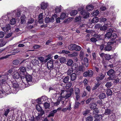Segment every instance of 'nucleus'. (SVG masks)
I'll return each instance as SVG.
<instances>
[{
	"label": "nucleus",
	"mask_w": 121,
	"mask_h": 121,
	"mask_svg": "<svg viewBox=\"0 0 121 121\" xmlns=\"http://www.w3.org/2000/svg\"><path fill=\"white\" fill-rule=\"evenodd\" d=\"M101 82H98L97 83H95V86L93 87L92 90H94L96 89L101 84Z\"/></svg>",
	"instance_id": "393cba45"
},
{
	"label": "nucleus",
	"mask_w": 121,
	"mask_h": 121,
	"mask_svg": "<svg viewBox=\"0 0 121 121\" xmlns=\"http://www.w3.org/2000/svg\"><path fill=\"white\" fill-rule=\"evenodd\" d=\"M104 77V75L101 74L99 76L97 77L96 78V79L98 82H100V81L103 79Z\"/></svg>",
	"instance_id": "f8f14e48"
},
{
	"label": "nucleus",
	"mask_w": 121,
	"mask_h": 121,
	"mask_svg": "<svg viewBox=\"0 0 121 121\" xmlns=\"http://www.w3.org/2000/svg\"><path fill=\"white\" fill-rule=\"evenodd\" d=\"M70 76L71 80L73 81L76 79L77 78L76 75L75 73H72Z\"/></svg>",
	"instance_id": "aec40b11"
},
{
	"label": "nucleus",
	"mask_w": 121,
	"mask_h": 121,
	"mask_svg": "<svg viewBox=\"0 0 121 121\" xmlns=\"http://www.w3.org/2000/svg\"><path fill=\"white\" fill-rule=\"evenodd\" d=\"M61 10L60 7H56L55 8V12L56 13H57L60 11Z\"/></svg>",
	"instance_id": "09e8293b"
},
{
	"label": "nucleus",
	"mask_w": 121,
	"mask_h": 121,
	"mask_svg": "<svg viewBox=\"0 0 121 121\" xmlns=\"http://www.w3.org/2000/svg\"><path fill=\"white\" fill-rule=\"evenodd\" d=\"M44 106L46 109L48 108L50 106V104L47 102H45L44 104Z\"/></svg>",
	"instance_id": "de8ad7c7"
},
{
	"label": "nucleus",
	"mask_w": 121,
	"mask_h": 121,
	"mask_svg": "<svg viewBox=\"0 0 121 121\" xmlns=\"http://www.w3.org/2000/svg\"><path fill=\"white\" fill-rule=\"evenodd\" d=\"M98 18L97 17H94L92 19L91 21V22L93 23H94L95 22H98Z\"/></svg>",
	"instance_id": "58836bf2"
},
{
	"label": "nucleus",
	"mask_w": 121,
	"mask_h": 121,
	"mask_svg": "<svg viewBox=\"0 0 121 121\" xmlns=\"http://www.w3.org/2000/svg\"><path fill=\"white\" fill-rule=\"evenodd\" d=\"M75 94H80V91L78 88H75Z\"/></svg>",
	"instance_id": "e2e57ef3"
},
{
	"label": "nucleus",
	"mask_w": 121,
	"mask_h": 121,
	"mask_svg": "<svg viewBox=\"0 0 121 121\" xmlns=\"http://www.w3.org/2000/svg\"><path fill=\"white\" fill-rule=\"evenodd\" d=\"M74 50L77 51H79L81 49V48L79 46L75 44Z\"/></svg>",
	"instance_id": "a18cd8bd"
},
{
	"label": "nucleus",
	"mask_w": 121,
	"mask_h": 121,
	"mask_svg": "<svg viewBox=\"0 0 121 121\" xmlns=\"http://www.w3.org/2000/svg\"><path fill=\"white\" fill-rule=\"evenodd\" d=\"M16 23V21L14 18H13L10 20V23L12 25L15 24Z\"/></svg>",
	"instance_id": "37998d69"
},
{
	"label": "nucleus",
	"mask_w": 121,
	"mask_h": 121,
	"mask_svg": "<svg viewBox=\"0 0 121 121\" xmlns=\"http://www.w3.org/2000/svg\"><path fill=\"white\" fill-rule=\"evenodd\" d=\"M13 78L16 80L19 79H20V80L21 79L20 75L19 73L17 72H15L13 75ZM16 81H17L16 80Z\"/></svg>",
	"instance_id": "9d476101"
},
{
	"label": "nucleus",
	"mask_w": 121,
	"mask_h": 121,
	"mask_svg": "<svg viewBox=\"0 0 121 121\" xmlns=\"http://www.w3.org/2000/svg\"><path fill=\"white\" fill-rule=\"evenodd\" d=\"M56 14H54L53 15L52 17L50 18L49 17H46L45 20V22L46 23H48L49 22H53L54 21V18H56Z\"/></svg>",
	"instance_id": "20e7f679"
},
{
	"label": "nucleus",
	"mask_w": 121,
	"mask_h": 121,
	"mask_svg": "<svg viewBox=\"0 0 121 121\" xmlns=\"http://www.w3.org/2000/svg\"><path fill=\"white\" fill-rule=\"evenodd\" d=\"M53 60L51 59L47 63V68L49 70H51L53 68Z\"/></svg>",
	"instance_id": "7ed1b4c3"
},
{
	"label": "nucleus",
	"mask_w": 121,
	"mask_h": 121,
	"mask_svg": "<svg viewBox=\"0 0 121 121\" xmlns=\"http://www.w3.org/2000/svg\"><path fill=\"white\" fill-rule=\"evenodd\" d=\"M94 15L96 16L98 15L99 14V11L98 10L94 11L93 12Z\"/></svg>",
	"instance_id": "0e129e2a"
},
{
	"label": "nucleus",
	"mask_w": 121,
	"mask_h": 121,
	"mask_svg": "<svg viewBox=\"0 0 121 121\" xmlns=\"http://www.w3.org/2000/svg\"><path fill=\"white\" fill-rule=\"evenodd\" d=\"M99 46L100 49L101 51L104 50L105 45V43H103L101 45H99Z\"/></svg>",
	"instance_id": "e433bc0d"
},
{
	"label": "nucleus",
	"mask_w": 121,
	"mask_h": 121,
	"mask_svg": "<svg viewBox=\"0 0 121 121\" xmlns=\"http://www.w3.org/2000/svg\"><path fill=\"white\" fill-rule=\"evenodd\" d=\"M73 63V61L72 60H69L67 61V64L68 65L71 66Z\"/></svg>",
	"instance_id": "79ce46f5"
},
{
	"label": "nucleus",
	"mask_w": 121,
	"mask_h": 121,
	"mask_svg": "<svg viewBox=\"0 0 121 121\" xmlns=\"http://www.w3.org/2000/svg\"><path fill=\"white\" fill-rule=\"evenodd\" d=\"M5 93L7 94H9L11 92V89L10 88L9 86L8 85H7L5 87Z\"/></svg>",
	"instance_id": "9b49d317"
},
{
	"label": "nucleus",
	"mask_w": 121,
	"mask_h": 121,
	"mask_svg": "<svg viewBox=\"0 0 121 121\" xmlns=\"http://www.w3.org/2000/svg\"><path fill=\"white\" fill-rule=\"evenodd\" d=\"M69 77L68 76H67L64 78L63 82L65 83H67L69 82Z\"/></svg>",
	"instance_id": "7c9ffc66"
},
{
	"label": "nucleus",
	"mask_w": 121,
	"mask_h": 121,
	"mask_svg": "<svg viewBox=\"0 0 121 121\" xmlns=\"http://www.w3.org/2000/svg\"><path fill=\"white\" fill-rule=\"evenodd\" d=\"M26 78L27 84H25V87H26L30 86V84L29 82H32V76L29 74L26 75Z\"/></svg>",
	"instance_id": "f03ea898"
},
{
	"label": "nucleus",
	"mask_w": 121,
	"mask_h": 121,
	"mask_svg": "<svg viewBox=\"0 0 121 121\" xmlns=\"http://www.w3.org/2000/svg\"><path fill=\"white\" fill-rule=\"evenodd\" d=\"M94 37H95L98 40H101L102 39V37L101 36V35H98L96 34L93 35Z\"/></svg>",
	"instance_id": "6ab92c4d"
},
{
	"label": "nucleus",
	"mask_w": 121,
	"mask_h": 121,
	"mask_svg": "<svg viewBox=\"0 0 121 121\" xmlns=\"http://www.w3.org/2000/svg\"><path fill=\"white\" fill-rule=\"evenodd\" d=\"M19 86V85L17 82H14L13 83V87L16 90L18 89Z\"/></svg>",
	"instance_id": "4468645a"
},
{
	"label": "nucleus",
	"mask_w": 121,
	"mask_h": 121,
	"mask_svg": "<svg viewBox=\"0 0 121 121\" xmlns=\"http://www.w3.org/2000/svg\"><path fill=\"white\" fill-rule=\"evenodd\" d=\"M111 110L109 109H107L105 110L104 114L106 115H109L111 113Z\"/></svg>",
	"instance_id": "8fccbe9b"
},
{
	"label": "nucleus",
	"mask_w": 121,
	"mask_h": 121,
	"mask_svg": "<svg viewBox=\"0 0 121 121\" xmlns=\"http://www.w3.org/2000/svg\"><path fill=\"white\" fill-rule=\"evenodd\" d=\"M107 74L110 77L109 79L112 80L114 77L115 75L114 71L113 69H111L107 72Z\"/></svg>",
	"instance_id": "423d86ee"
},
{
	"label": "nucleus",
	"mask_w": 121,
	"mask_h": 121,
	"mask_svg": "<svg viewBox=\"0 0 121 121\" xmlns=\"http://www.w3.org/2000/svg\"><path fill=\"white\" fill-rule=\"evenodd\" d=\"M81 14L83 15V17L84 18H87L90 14L88 12H86L85 10H82L80 12Z\"/></svg>",
	"instance_id": "6e6552de"
},
{
	"label": "nucleus",
	"mask_w": 121,
	"mask_h": 121,
	"mask_svg": "<svg viewBox=\"0 0 121 121\" xmlns=\"http://www.w3.org/2000/svg\"><path fill=\"white\" fill-rule=\"evenodd\" d=\"M78 12L77 10H74L72 11L70 13V15L72 16H73L76 15L77 13Z\"/></svg>",
	"instance_id": "4c0bfd02"
},
{
	"label": "nucleus",
	"mask_w": 121,
	"mask_h": 121,
	"mask_svg": "<svg viewBox=\"0 0 121 121\" xmlns=\"http://www.w3.org/2000/svg\"><path fill=\"white\" fill-rule=\"evenodd\" d=\"M59 59L60 63H64L66 60V58L64 57H61Z\"/></svg>",
	"instance_id": "a878e982"
},
{
	"label": "nucleus",
	"mask_w": 121,
	"mask_h": 121,
	"mask_svg": "<svg viewBox=\"0 0 121 121\" xmlns=\"http://www.w3.org/2000/svg\"><path fill=\"white\" fill-rule=\"evenodd\" d=\"M86 8L88 11H90L93 10L94 9V7L92 5H90L86 6Z\"/></svg>",
	"instance_id": "cd10ccee"
},
{
	"label": "nucleus",
	"mask_w": 121,
	"mask_h": 121,
	"mask_svg": "<svg viewBox=\"0 0 121 121\" xmlns=\"http://www.w3.org/2000/svg\"><path fill=\"white\" fill-rule=\"evenodd\" d=\"M42 116L39 114L38 116L35 117V119L39 121L40 120H42Z\"/></svg>",
	"instance_id": "864d4df0"
},
{
	"label": "nucleus",
	"mask_w": 121,
	"mask_h": 121,
	"mask_svg": "<svg viewBox=\"0 0 121 121\" xmlns=\"http://www.w3.org/2000/svg\"><path fill=\"white\" fill-rule=\"evenodd\" d=\"M20 61L19 60H16L13 61V64L14 65H17L18 64Z\"/></svg>",
	"instance_id": "49530a36"
},
{
	"label": "nucleus",
	"mask_w": 121,
	"mask_h": 121,
	"mask_svg": "<svg viewBox=\"0 0 121 121\" xmlns=\"http://www.w3.org/2000/svg\"><path fill=\"white\" fill-rule=\"evenodd\" d=\"M84 64L86 67H88L89 65L88 61V59L86 57H85L83 60Z\"/></svg>",
	"instance_id": "a211bd4d"
},
{
	"label": "nucleus",
	"mask_w": 121,
	"mask_h": 121,
	"mask_svg": "<svg viewBox=\"0 0 121 121\" xmlns=\"http://www.w3.org/2000/svg\"><path fill=\"white\" fill-rule=\"evenodd\" d=\"M116 119L115 114L112 113L109 116V121H114Z\"/></svg>",
	"instance_id": "ddd939ff"
},
{
	"label": "nucleus",
	"mask_w": 121,
	"mask_h": 121,
	"mask_svg": "<svg viewBox=\"0 0 121 121\" xmlns=\"http://www.w3.org/2000/svg\"><path fill=\"white\" fill-rule=\"evenodd\" d=\"M5 32H7L11 29V26L10 25L8 24L5 25V27L1 28Z\"/></svg>",
	"instance_id": "1a4fd4ad"
},
{
	"label": "nucleus",
	"mask_w": 121,
	"mask_h": 121,
	"mask_svg": "<svg viewBox=\"0 0 121 121\" xmlns=\"http://www.w3.org/2000/svg\"><path fill=\"white\" fill-rule=\"evenodd\" d=\"M82 18V17L81 16H77L75 19V22H77L80 21H81Z\"/></svg>",
	"instance_id": "72a5a7b5"
},
{
	"label": "nucleus",
	"mask_w": 121,
	"mask_h": 121,
	"mask_svg": "<svg viewBox=\"0 0 121 121\" xmlns=\"http://www.w3.org/2000/svg\"><path fill=\"white\" fill-rule=\"evenodd\" d=\"M104 57L105 59L106 60H109L112 59V56L109 54H105Z\"/></svg>",
	"instance_id": "412c9836"
},
{
	"label": "nucleus",
	"mask_w": 121,
	"mask_h": 121,
	"mask_svg": "<svg viewBox=\"0 0 121 121\" xmlns=\"http://www.w3.org/2000/svg\"><path fill=\"white\" fill-rule=\"evenodd\" d=\"M32 63L34 65H36L38 64L39 63V61L37 60L34 59L32 60Z\"/></svg>",
	"instance_id": "bf43d9fd"
},
{
	"label": "nucleus",
	"mask_w": 121,
	"mask_h": 121,
	"mask_svg": "<svg viewBox=\"0 0 121 121\" xmlns=\"http://www.w3.org/2000/svg\"><path fill=\"white\" fill-rule=\"evenodd\" d=\"M20 72L24 73L26 72V70L25 68L24 67H21L19 69Z\"/></svg>",
	"instance_id": "c756f323"
},
{
	"label": "nucleus",
	"mask_w": 121,
	"mask_h": 121,
	"mask_svg": "<svg viewBox=\"0 0 121 121\" xmlns=\"http://www.w3.org/2000/svg\"><path fill=\"white\" fill-rule=\"evenodd\" d=\"M117 37V35L115 33H112L111 37L110 39H111V40H112V41H114V39Z\"/></svg>",
	"instance_id": "b1692460"
},
{
	"label": "nucleus",
	"mask_w": 121,
	"mask_h": 121,
	"mask_svg": "<svg viewBox=\"0 0 121 121\" xmlns=\"http://www.w3.org/2000/svg\"><path fill=\"white\" fill-rule=\"evenodd\" d=\"M48 6L47 4L44 2H42L41 5V8L42 9L44 10L46 9Z\"/></svg>",
	"instance_id": "dca6fc26"
},
{
	"label": "nucleus",
	"mask_w": 121,
	"mask_h": 121,
	"mask_svg": "<svg viewBox=\"0 0 121 121\" xmlns=\"http://www.w3.org/2000/svg\"><path fill=\"white\" fill-rule=\"evenodd\" d=\"M81 104V103L78 102H76L74 106V108L75 109L78 108Z\"/></svg>",
	"instance_id": "a19ab883"
},
{
	"label": "nucleus",
	"mask_w": 121,
	"mask_h": 121,
	"mask_svg": "<svg viewBox=\"0 0 121 121\" xmlns=\"http://www.w3.org/2000/svg\"><path fill=\"white\" fill-rule=\"evenodd\" d=\"M66 17V14L64 13H62L60 16V18L62 19L63 20Z\"/></svg>",
	"instance_id": "c03bdc74"
},
{
	"label": "nucleus",
	"mask_w": 121,
	"mask_h": 121,
	"mask_svg": "<svg viewBox=\"0 0 121 121\" xmlns=\"http://www.w3.org/2000/svg\"><path fill=\"white\" fill-rule=\"evenodd\" d=\"M101 26V24L98 23L95 25V29H97L100 28Z\"/></svg>",
	"instance_id": "774afa93"
},
{
	"label": "nucleus",
	"mask_w": 121,
	"mask_h": 121,
	"mask_svg": "<svg viewBox=\"0 0 121 121\" xmlns=\"http://www.w3.org/2000/svg\"><path fill=\"white\" fill-rule=\"evenodd\" d=\"M99 111L98 109L97 108H95L93 109V114H98L99 113Z\"/></svg>",
	"instance_id": "3c124183"
},
{
	"label": "nucleus",
	"mask_w": 121,
	"mask_h": 121,
	"mask_svg": "<svg viewBox=\"0 0 121 121\" xmlns=\"http://www.w3.org/2000/svg\"><path fill=\"white\" fill-rule=\"evenodd\" d=\"M38 60H39L41 63H43L44 61V58L42 57H38Z\"/></svg>",
	"instance_id": "13d9d810"
},
{
	"label": "nucleus",
	"mask_w": 121,
	"mask_h": 121,
	"mask_svg": "<svg viewBox=\"0 0 121 121\" xmlns=\"http://www.w3.org/2000/svg\"><path fill=\"white\" fill-rule=\"evenodd\" d=\"M75 44H72L69 46L68 47L69 49L71 51L73 50H74L75 47Z\"/></svg>",
	"instance_id": "4be33fe9"
},
{
	"label": "nucleus",
	"mask_w": 121,
	"mask_h": 121,
	"mask_svg": "<svg viewBox=\"0 0 121 121\" xmlns=\"http://www.w3.org/2000/svg\"><path fill=\"white\" fill-rule=\"evenodd\" d=\"M84 55V53L83 52L81 51L79 54V56L81 60H83Z\"/></svg>",
	"instance_id": "f704fd0d"
},
{
	"label": "nucleus",
	"mask_w": 121,
	"mask_h": 121,
	"mask_svg": "<svg viewBox=\"0 0 121 121\" xmlns=\"http://www.w3.org/2000/svg\"><path fill=\"white\" fill-rule=\"evenodd\" d=\"M71 94L67 93L65 95L63 96V97H64L65 99L68 98L71 96Z\"/></svg>",
	"instance_id": "5fc2aeb1"
},
{
	"label": "nucleus",
	"mask_w": 121,
	"mask_h": 121,
	"mask_svg": "<svg viewBox=\"0 0 121 121\" xmlns=\"http://www.w3.org/2000/svg\"><path fill=\"white\" fill-rule=\"evenodd\" d=\"M90 40L91 42L94 43L97 41L98 40L95 38L92 37L90 39Z\"/></svg>",
	"instance_id": "4d7b16f0"
},
{
	"label": "nucleus",
	"mask_w": 121,
	"mask_h": 121,
	"mask_svg": "<svg viewBox=\"0 0 121 121\" xmlns=\"http://www.w3.org/2000/svg\"><path fill=\"white\" fill-rule=\"evenodd\" d=\"M10 111V110L9 109H7L6 111H5L4 112V115L6 116H7L9 113Z\"/></svg>",
	"instance_id": "69168bd1"
},
{
	"label": "nucleus",
	"mask_w": 121,
	"mask_h": 121,
	"mask_svg": "<svg viewBox=\"0 0 121 121\" xmlns=\"http://www.w3.org/2000/svg\"><path fill=\"white\" fill-rule=\"evenodd\" d=\"M113 31L112 29L111 28L109 29V30L107 31V32L105 35V38H107L108 39H110Z\"/></svg>",
	"instance_id": "0eeeda50"
},
{
	"label": "nucleus",
	"mask_w": 121,
	"mask_h": 121,
	"mask_svg": "<svg viewBox=\"0 0 121 121\" xmlns=\"http://www.w3.org/2000/svg\"><path fill=\"white\" fill-rule=\"evenodd\" d=\"M106 94L108 95H110L112 94V92L110 89H108L107 90Z\"/></svg>",
	"instance_id": "603ef678"
},
{
	"label": "nucleus",
	"mask_w": 121,
	"mask_h": 121,
	"mask_svg": "<svg viewBox=\"0 0 121 121\" xmlns=\"http://www.w3.org/2000/svg\"><path fill=\"white\" fill-rule=\"evenodd\" d=\"M93 71L89 69L88 71H86L84 73L83 76L84 77H91L93 76Z\"/></svg>",
	"instance_id": "39448f33"
},
{
	"label": "nucleus",
	"mask_w": 121,
	"mask_h": 121,
	"mask_svg": "<svg viewBox=\"0 0 121 121\" xmlns=\"http://www.w3.org/2000/svg\"><path fill=\"white\" fill-rule=\"evenodd\" d=\"M114 43H115L116 44H118L121 42V38H120L117 40L114 41Z\"/></svg>",
	"instance_id": "052dcab7"
},
{
	"label": "nucleus",
	"mask_w": 121,
	"mask_h": 121,
	"mask_svg": "<svg viewBox=\"0 0 121 121\" xmlns=\"http://www.w3.org/2000/svg\"><path fill=\"white\" fill-rule=\"evenodd\" d=\"M94 68L95 69L96 71L97 72H99L100 71V68L99 67H98L96 66H94Z\"/></svg>",
	"instance_id": "338daca9"
},
{
	"label": "nucleus",
	"mask_w": 121,
	"mask_h": 121,
	"mask_svg": "<svg viewBox=\"0 0 121 121\" xmlns=\"http://www.w3.org/2000/svg\"><path fill=\"white\" fill-rule=\"evenodd\" d=\"M57 111L56 110H54L51 112L50 113L49 115L48 116V117H53L55 113L57 112Z\"/></svg>",
	"instance_id": "2eb2a0df"
},
{
	"label": "nucleus",
	"mask_w": 121,
	"mask_h": 121,
	"mask_svg": "<svg viewBox=\"0 0 121 121\" xmlns=\"http://www.w3.org/2000/svg\"><path fill=\"white\" fill-rule=\"evenodd\" d=\"M34 21V19L32 18H30L28 20V22L27 23V25L28 26L29 24H32L33 23Z\"/></svg>",
	"instance_id": "473e14b6"
},
{
	"label": "nucleus",
	"mask_w": 121,
	"mask_h": 121,
	"mask_svg": "<svg viewBox=\"0 0 121 121\" xmlns=\"http://www.w3.org/2000/svg\"><path fill=\"white\" fill-rule=\"evenodd\" d=\"M93 119V118L91 116H88L86 118V121H92Z\"/></svg>",
	"instance_id": "c9c22d12"
},
{
	"label": "nucleus",
	"mask_w": 121,
	"mask_h": 121,
	"mask_svg": "<svg viewBox=\"0 0 121 121\" xmlns=\"http://www.w3.org/2000/svg\"><path fill=\"white\" fill-rule=\"evenodd\" d=\"M25 16L24 15L21 16V24H23L25 23Z\"/></svg>",
	"instance_id": "f3484780"
},
{
	"label": "nucleus",
	"mask_w": 121,
	"mask_h": 121,
	"mask_svg": "<svg viewBox=\"0 0 121 121\" xmlns=\"http://www.w3.org/2000/svg\"><path fill=\"white\" fill-rule=\"evenodd\" d=\"M99 97L100 99H103L106 97V95L105 93H102L100 94Z\"/></svg>",
	"instance_id": "c85d7f7f"
},
{
	"label": "nucleus",
	"mask_w": 121,
	"mask_h": 121,
	"mask_svg": "<svg viewBox=\"0 0 121 121\" xmlns=\"http://www.w3.org/2000/svg\"><path fill=\"white\" fill-rule=\"evenodd\" d=\"M86 69L84 66L83 65L79 66L78 68V70L82 71V72H83Z\"/></svg>",
	"instance_id": "5701e85b"
},
{
	"label": "nucleus",
	"mask_w": 121,
	"mask_h": 121,
	"mask_svg": "<svg viewBox=\"0 0 121 121\" xmlns=\"http://www.w3.org/2000/svg\"><path fill=\"white\" fill-rule=\"evenodd\" d=\"M114 41L111 42L107 43V45H105L104 50L106 51H110L112 49V44L114 43Z\"/></svg>",
	"instance_id": "f257e3e1"
},
{
	"label": "nucleus",
	"mask_w": 121,
	"mask_h": 121,
	"mask_svg": "<svg viewBox=\"0 0 121 121\" xmlns=\"http://www.w3.org/2000/svg\"><path fill=\"white\" fill-rule=\"evenodd\" d=\"M97 105L94 103H92L90 107V108L91 109H94L96 108Z\"/></svg>",
	"instance_id": "ea45409f"
},
{
	"label": "nucleus",
	"mask_w": 121,
	"mask_h": 121,
	"mask_svg": "<svg viewBox=\"0 0 121 121\" xmlns=\"http://www.w3.org/2000/svg\"><path fill=\"white\" fill-rule=\"evenodd\" d=\"M5 33L4 32L1 31L0 32V38H3L5 35Z\"/></svg>",
	"instance_id": "680f3d73"
},
{
	"label": "nucleus",
	"mask_w": 121,
	"mask_h": 121,
	"mask_svg": "<svg viewBox=\"0 0 121 121\" xmlns=\"http://www.w3.org/2000/svg\"><path fill=\"white\" fill-rule=\"evenodd\" d=\"M73 69L72 68H69L67 71V73L68 75H71L72 74V73L73 72Z\"/></svg>",
	"instance_id": "bb28decb"
},
{
	"label": "nucleus",
	"mask_w": 121,
	"mask_h": 121,
	"mask_svg": "<svg viewBox=\"0 0 121 121\" xmlns=\"http://www.w3.org/2000/svg\"><path fill=\"white\" fill-rule=\"evenodd\" d=\"M78 55V53L77 52H73L72 54H68V56L70 57H75L76 56Z\"/></svg>",
	"instance_id": "2f4dec72"
},
{
	"label": "nucleus",
	"mask_w": 121,
	"mask_h": 121,
	"mask_svg": "<svg viewBox=\"0 0 121 121\" xmlns=\"http://www.w3.org/2000/svg\"><path fill=\"white\" fill-rule=\"evenodd\" d=\"M112 86V84L111 82H108L106 84L105 86L107 88H110Z\"/></svg>",
	"instance_id": "6e6d98bb"
}]
</instances>
